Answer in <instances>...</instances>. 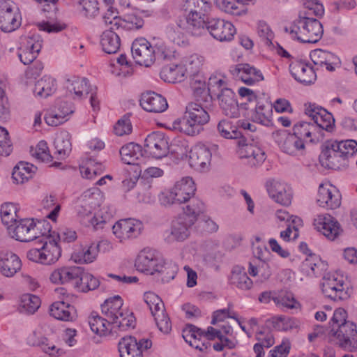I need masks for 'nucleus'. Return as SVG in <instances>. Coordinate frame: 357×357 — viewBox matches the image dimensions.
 <instances>
[{"mask_svg":"<svg viewBox=\"0 0 357 357\" xmlns=\"http://www.w3.org/2000/svg\"><path fill=\"white\" fill-rule=\"evenodd\" d=\"M62 250L54 238H48L40 248H31L26 252L29 260L43 265L55 264L61 256Z\"/></svg>","mask_w":357,"mask_h":357,"instance_id":"0eeeda50","label":"nucleus"},{"mask_svg":"<svg viewBox=\"0 0 357 357\" xmlns=\"http://www.w3.org/2000/svg\"><path fill=\"white\" fill-rule=\"evenodd\" d=\"M132 57L137 63L145 67H150L155 62L153 41L144 38L135 39L131 47Z\"/></svg>","mask_w":357,"mask_h":357,"instance_id":"2eb2a0df","label":"nucleus"},{"mask_svg":"<svg viewBox=\"0 0 357 357\" xmlns=\"http://www.w3.org/2000/svg\"><path fill=\"white\" fill-rule=\"evenodd\" d=\"M293 133L304 142L317 143L324 138L321 129L312 122L300 121L293 127Z\"/></svg>","mask_w":357,"mask_h":357,"instance_id":"b1692460","label":"nucleus"},{"mask_svg":"<svg viewBox=\"0 0 357 357\" xmlns=\"http://www.w3.org/2000/svg\"><path fill=\"white\" fill-rule=\"evenodd\" d=\"M347 317V312L344 308L339 307L334 310L331 320L332 328L329 335L331 340L340 347L350 349L354 347L357 326L354 321H348Z\"/></svg>","mask_w":357,"mask_h":357,"instance_id":"7ed1b4c3","label":"nucleus"},{"mask_svg":"<svg viewBox=\"0 0 357 357\" xmlns=\"http://www.w3.org/2000/svg\"><path fill=\"white\" fill-rule=\"evenodd\" d=\"M248 271L251 276L257 278V281L260 282L266 281L272 275L271 267L267 261L262 262L259 266L250 263Z\"/></svg>","mask_w":357,"mask_h":357,"instance_id":"69168bd1","label":"nucleus"},{"mask_svg":"<svg viewBox=\"0 0 357 357\" xmlns=\"http://www.w3.org/2000/svg\"><path fill=\"white\" fill-rule=\"evenodd\" d=\"M229 73L236 79L241 80L248 85L255 84L264 79L261 70L248 63L231 66Z\"/></svg>","mask_w":357,"mask_h":357,"instance_id":"4be33fe9","label":"nucleus"},{"mask_svg":"<svg viewBox=\"0 0 357 357\" xmlns=\"http://www.w3.org/2000/svg\"><path fill=\"white\" fill-rule=\"evenodd\" d=\"M327 264L318 256L312 255L308 256L302 263V269L307 275L317 276L326 269Z\"/></svg>","mask_w":357,"mask_h":357,"instance_id":"603ef678","label":"nucleus"},{"mask_svg":"<svg viewBox=\"0 0 357 357\" xmlns=\"http://www.w3.org/2000/svg\"><path fill=\"white\" fill-rule=\"evenodd\" d=\"M123 302L119 296L107 299L101 305L102 313L113 325L121 331L135 326V318L128 309L123 307Z\"/></svg>","mask_w":357,"mask_h":357,"instance_id":"39448f33","label":"nucleus"},{"mask_svg":"<svg viewBox=\"0 0 357 357\" xmlns=\"http://www.w3.org/2000/svg\"><path fill=\"white\" fill-rule=\"evenodd\" d=\"M289 70L294 79L301 83L309 84L316 79V74L313 68L303 61H291Z\"/></svg>","mask_w":357,"mask_h":357,"instance_id":"2f4dec72","label":"nucleus"},{"mask_svg":"<svg viewBox=\"0 0 357 357\" xmlns=\"http://www.w3.org/2000/svg\"><path fill=\"white\" fill-rule=\"evenodd\" d=\"M273 326L280 331H289L298 329L300 326V321L292 317L285 316L274 317L271 319Z\"/></svg>","mask_w":357,"mask_h":357,"instance_id":"680f3d73","label":"nucleus"},{"mask_svg":"<svg viewBox=\"0 0 357 357\" xmlns=\"http://www.w3.org/2000/svg\"><path fill=\"white\" fill-rule=\"evenodd\" d=\"M140 105L145 111L153 113L163 112L168 107L167 100L161 95L152 91L142 93Z\"/></svg>","mask_w":357,"mask_h":357,"instance_id":"c756f323","label":"nucleus"},{"mask_svg":"<svg viewBox=\"0 0 357 357\" xmlns=\"http://www.w3.org/2000/svg\"><path fill=\"white\" fill-rule=\"evenodd\" d=\"M218 150L216 144L206 145L198 143L193 146L189 153V164L196 171L204 172L210 169L212 155Z\"/></svg>","mask_w":357,"mask_h":357,"instance_id":"1a4fd4ad","label":"nucleus"},{"mask_svg":"<svg viewBox=\"0 0 357 357\" xmlns=\"http://www.w3.org/2000/svg\"><path fill=\"white\" fill-rule=\"evenodd\" d=\"M310 56L314 65L331 72L334 71L340 64V59L335 54L321 49L312 50Z\"/></svg>","mask_w":357,"mask_h":357,"instance_id":"7c9ffc66","label":"nucleus"},{"mask_svg":"<svg viewBox=\"0 0 357 357\" xmlns=\"http://www.w3.org/2000/svg\"><path fill=\"white\" fill-rule=\"evenodd\" d=\"M21 24L20 17L14 6L5 5L0 8V29L4 32H11Z\"/></svg>","mask_w":357,"mask_h":357,"instance_id":"cd10ccee","label":"nucleus"},{"mask_svg":"<svg viewBox=\"0 0 357 357\" xmlns=\"http://www.w3.org/2000/svg\"><path fill=\"white\" fill-rule=\"evenodd\" d=\"M219 105L223 113L231 118L239 116V107L236 99V95L231 89H226L218 94Z\"/></svg>","mask_w":357,"mask_h":357,"instance_id":"72a5a7b5","label":"nucleus"},{"mask_svg":"<svg viewBox=\"0 0 357 357\" xmlns=\"http://www.w3.org/2000/svg\"><path fill=\"white\" fill-rule=\"evenodd\" d=\"M206 29L210 35L220 42L231 41L236 32L233 24L220 18H211L206 22Z\"/></svg>","mask_w":357,"mask_h":357,"instance_id":"4468645a","label":"nucleus"},{"mask_svg":"<svg viewBox=\"0 0 357 357\" xmlns=\"http://www.w3.org/2000/svg\"><path fill=\"white\" fill-rule=\"evenodd\" d=\"M58 84L56 79L45 75L36 81L33 93L36 96L46 98L53 95L57 90Z\"/></svg>","mask_w":357,"mask_h":357,"instance_id":"4c0bfd02","label":"nucleus"},{"mask_svg":"<svg viewBox=\"0 0 357 357\" xmlns=\"http://www.w3.org/2000/svg\"><path fill=\"white\" fill-rule=\"evenodd\" d=\"M273 137L282 153L294 157L305 155L306 151L305 142L298 135L285 130H279L273 133Z\"/></svg>","mask_w":357,"mask_h":357,"instance_id":"6e6552de","label":"nucleus"},{"mask_svg":"<svg viewBox=\"0 0 357 357\" xmlns=\"http://www.w3.org/2000/svg\"><path fill=\"white\" fill-rule=\"evenodd\" d=\"M161 79L169 83L181 82L183 81L187 74L183 63L169 64L164 66L160 73Z\"/></svg>","mask_w":357,"mask_h":357,"instance_id":"ea45409f","label":"nucleus"},{"mask_svg":"<svg viewBox=\"0 0 357 357\" xmlns=\"http://www.w3.org/2000/svg\"><path fill=\"white\" fill-rule=\"evenodd\" d=\"M67 94L74 100H81L90 92L91 86L84 77H73L68 78L64 84Z\"/></svg>","mask_w":357,"mask_h":357,"instance_id":"393cba45","label":"nucleus"},{"mask_svg":"<svg viewBox=\"0 0 357 357\" xmlns=\"http://www.w3.org/2000/svg\"><path fill=\"white\" fill-rule=\"evenodd\" d=\"M79 200L84 204L95 208L103 202L104 195L97 187L89 188L81 195Z\"/></svg>","mask_w":357,"mask_h":357,"instance_id":"052dcab7","label":"nucleus"},{"mask_svg":"<svg viewBox=\"0 0 357 357\" xmlns=\"http://www.w3.org/2000/svg\"><path fill=\"white\" fill-rule=\"evenodd\" d=\"M195 184L192 178L186 176L178 181L168 192L162 193L160 202L164 206L185 203L195 195Z\"/></svg>","mask_w":357,"mask_h":357,"instance_id":"423d86ee","label":"nucleus"},{"mask_svg":"<svg viewBox=\"0 0 357 357\" xmlns=\"http://www.w3.org/2000/svg\"><path fill=\"white\" fill-rule=\"evenodd\" d=\"M152 342L149 339L137 341L135 337L126 336L119 342L121 357H142V352L151 348Z\"/></svg>","mask_w":357,"mask_h":357,"instance_id":"a211bd4d","label":"nucleus"},{"mask_svg":"<svg viewBox=\"0 0 357 357\" xmlns=\"http://www.w3.org/2000/svg\"><path fill=\"white\" fill-rule=\"evenodd\" d=\"M74 105L65 100H57L53 107L45 116V121L48 126H58L69 120L74 113Z\"/></svg>","mask_w":357,"mask_h":357,"instance_id":"dca6fc26","label":"nucleus"},{"mask_svg":"<svg viewBox=\"0 0 357 357\" xmlns=\"http://www.w3.org/2000/svg\"><path fill=\"white\" fill-rule=\"evenodd\" d=\"M341 199V194L335 185L328 182L319 185L317 195V202L319 206L335 209L340 206Z\"/></svg>","mask_w":357,"mask_h":357,"instance_id":"f3484780","label":"nucleus"},{"mask_svg":"<svg viewBox=\"0 0 357 357\" xmlns=\"http://www.w3.org/2000/svg\"><path fill=\"white\" fill-rule=\"evenodd\" d=\"M144 151L156 159L167 156L169 153V144L165 135L160 132L149 134L144 141Z\"/></svg>","mask_w":357,"mask_h":357,"instance_id":"aec40b11","label":"nucleus"},{"mask_svg":"<svg viewBox=\"0 0 357 357\" xmlns=\"http://www.w3.org/2000/svg\"><path fill=\"white\" fill-rule=\"evenodd\" d=\"M50 315L63 321H74L77 318L74 306L64 301H56L50 307Z\"/></svg>","mask_w":357,"mask_h":357,"instance_id":"f704fd0d","label":"nucleus"},{"mask_svg":"<svg viewBox=\"0 0 357 357\" xmlns=\"http://www.w3.org/2000/svg\"><path fill=\"white\" fill-rule=\"evenodd\" d=\"M215 6L228 14L240 16L247 13V8L238 0H214Z\"/></svg>","mask_w":357,"mask_h":357,"instance_id":"5fc2aeb1","label":"nucleus"},{"mask_svg":"<svg viewBox=\"0 0 357 357\" xmlns=\"http://www.w3.org/2000/svg\"><path fill=\"white\" fill-rule=\"evenodd\" d=\"M193 226L183 217L178 215L171 222L169 228L163 234L164 241L168 244L183 242L190 235V229Z\"/></svg>","mask_w":357,"mask_h":357,"instance_id":"f8f14e48","label":"nucleus"},{"mask_svg":"<svg viewBox=\"0 0 357 357\" xmlns=\"http://www.w3.org/2000/svg\"><path fill=\"white\" fill-rule=\"evenodd\" d=\"M27 343L31 346L40 347L43 352L50 356L56 355L59 351L52 342H50L47 338L43 335L40 328H36L28 336Z\"/></svg>","mask_w":357,"mask_h":357,"instance_id":"58836bf2","label":"nucleus"},{"mask_svg":"<svg viewBox=\"0 0 357 357\" xmlns=\"http://www.w3.org/2000/svg\"><path fill=\"white\" fill-rule=\"evenodd\" d=\"M182 8L187 15H204L210 8V3L208 0H183Z\"/></svg>","mask_w":357,"mask_h":357,"instance_id":"6e6d98bb","label":"nucleus"},{"mask_svg":"<svg viewBox=\"0 0 357 357\" xmlns=\"http://www.w3.org/2000/svg\"><path fill=\"white\" fill-rule=\"evenodd\" d=\"M99 280L89 273L84 272L81 268V274L78 278L76 288L82 291H88L96 289L99 286Z\"/></svg>","mask_w":357,"mask_h":357,"instance_id":"e2e57ef3","label":"nucleus"},{"mask_svg":"<svg viewBox=\"0 0 357 357\" xmlns=\"http://www.w3.org/2000/svg\"><path fill=\"white\" fill-rule=\"evenodd\" d=\"M209 121L210 115L204 107L197 102H190L186 107L183 119L175 120L170 128L188 136H197Z\"/></svg>","mask_w":357,"mask_h":357,"instance_id":"f03ea898","label":"nucleus"},{"mask_svg":"<svg viewBox=\"0 0 357 357\" xmlns=\"http://www.w3.org/2000/svg\"><path fill=\"white\" fill-rule=\"evenodd\" d=\"M344 286L343 276L337 273H326L321 283L323 294L333 301L345 300L349 297Z\"/></svg>","mask_w":357,"mask_h":357,"instance_id":"9b49d317","label":"nucleus"},{"mask_svg":"<svg viewBox=\"0 0 357 357\" xmlns=\"http://www.w3.org/2000/svg\"><path fill=\"white\" fill-rule=\"evenodd\" d=\"M207 89L211 96H218L223 91L229 89L227 77L220 73H212L208 80Z\"/></svg>","mask_w":357,"mask_h":357,"instance_id":"864d4df0","label":"nucleus"},{"mask_svg":"<svg viewBox=\"0 0 357 357\" xmlns=\"http://www.w3.org/2000/svg\"><path fill=\"white\" fill-rule=\"evenodd\" d=\"M81 274V267L75 266H63L54 268L50 274L49 280L54 284L72 283L76 287Z\"/></svg>","mask_w":357,"mask_h":357,"instance_id":"5701e85b","label":"nucleus"},{"mask_svg":"<svg viewBox=\"0 0 357 357\" xmlns=\"http://www.w3.org/2000/svg\"><path fill=\"white\" fill-rule=\"evenodd\" d=\"M317 119H316L312 123L317 125L321 129V134L324 135V131L331 132L335 126V119L331 113L328 112L327 109L323 107L320 110Z\"/></svg>","mask_w":357,"mask_h":357,"instance_id":"0e129e2a","label":"nucleus"},{"mask_svg":"<svg viewBox=\"0 0 357 357\" xmlns=\"http://www.w3.org/2000/svg\"><path fill=\"white\" fill-rule=\"evenodd\" d=\"M266 188L269 197L276 203L289 206L293 199V190L286 183L276 179L268 180Z\"/></svg>","mask_w":357,"mask_h":357,"instance_id":"6ab92c4d","label":"nucleus"},{"mask_svg":"<svg viewBox=\"0 0 357 357\" xmlns=\"http://www.w3.org/2000/svg\"><path fill=\"white\" fill-rule=\"evenodd\" d=\"M205 211L206 208L204 202L199 199H193L183 208V213L179 215V216L183 217L194 225L199 217Z\"/></svg>","mask_w":357,"mask_h":357,"instance_id":"09e8293b","label":"nucleus"},{"mask_svg":"<svg viewBox=\"0 0 357 357\" xmlns=\"http://www.w3.org/2000/svg\"><path fill=\"white\" fill-rule=\"evenodd\" d=\"M105 169V167L95 160L90 159L79 167L82 177L87 179H93L96 176L100 175Z\"/></svg>","mask_w":357,"mask_h":357,"instance_id":"13d9d810","label":"nucleus"},{"mask_svg":"<svg viewBox=\"0 0 357 357\" xmlns=\"http://www.w3.org/2000/svg\"><path fill=\"white\" fill-rule=\"evenodd\" d=\"M40 298L35 294L26 293L20 296L18 302V310L20 313L32 315L40 308Z\"/></svg>","mask_w":357,"mask_h":357,"instance_id":"a19ab883","label":"nucleus"},{"mask_svg":"<svg viewBox=\"0 0 357 357\" xmlns=\"http://www.w3.org/2000/svg\"><path fill=\"white\" fill-rule=\"evenodd\" d=\"M238 155L245 158L248 165L252 167L261 166L266 159L264 150L255 144H245L239 147Z\"/></svg>","mask_w":357,"mask_h":357,"instance_id":"c85d7f7f","label":"nucleus"},{"mask_svg":"<svg viewBox=\"0 0 357 357\" xmlns=\"http://www.w3.org/2000/svg\"><path fill=\"white\" fill-rule=\"evenodd\" d=\"M313 226L316 231L330 241L337 238L342 231L338 221L328 213L317 215L313 220Z\"/></svg>","mask_w":357,"mask_h":357,"instance_id":"ddd939ff","label":"nucleus"},{"mask_svg":"<svg viewBox=\"0 0 357 357\" xmlns=\"http://www.w3.org/2000/svg\"><path fill=\"white\" fill-rule=\"evenodd\" d=\"M88 321L91 330L99 336H107L114 328L108 319H105L96 313H91Z\"/></svg>","mask_w":357,"mask_h":357,"instance_id":"49530a36","label":"nucleus"},{"mask_svg":"<svg viewBox=\"0 0 357 357\" xmlns=\"http://www.w3.org/2000/svg\"><path fill=\"white\" fill-rule=\"evenodd\" d=\"M321 165L331 169H340L347 166V162L342 155L337 150L332 141L326 142L319 155Z\"/></svg>","mask_w":357,"mask_h":357,"instance_id":"412c9836","label":"nucleus"},{"mask_svg":"<svg viewBox=\"0 0 357 357\" xmlns=\"http://www.w3.org/2000/svg\"><path fill=\"white\" fill-rule=\"evenodd\" d=\"M285 31L293 40L303 43H316L322 38L324 29L318 20L300 16L285 27Z\"/></svg>","mask_w":357,"mask_h":357,"instance_id":"20e7f679","label":"nucleus"},{"mask_svg":"<svg viewBox=\"0 0 357 357\" xmlns=\"http://www.w3.org/2000/svg\"><path fill=\"white\" fill-rule=\"evenodd\" d=\"M229 283L241 291L250 290L253 285L252 280L248 277L245 268L241 266L233 267L229 277Z\"/></svg>","mask_w":357,"mask_h":357,"instance_id":"e433bc0d","label":"nucleus"},{"mask_svg":"<svg viewBox=\"0 0 357 357\" xmlns=\"http://www.w3.org/2000/svg\"><path fill=\"white\" fill-rule=\"evenodd\" d=\"M144 229V223L135 218H124L116 221L112 226V234L121 243L139 237Z\"/></svg>","mask_w":357,"mask_h":357,"instance_id":"9d476101","label":"nucleus"},{"mask_svg":"<svg viewBox=\"0 0 357 357\" xmlns=\"http://www.w3.org/2000/svg\"><path fill=\"white\" fill-rule=\"evenodd\" d=\"M51 231L52 227L47 220L33 218L30 241L40 237H45L47 240L52 238Z\"/></svg>","mask_w":357,"mask_h":357,"instance_id":"4d7b16f0","label":"nucleus"},{"mask_svg":"<svg viewBox=\"0 0 357 357\" xmlns=\"http://www.w3.org/2000/svg\"><path fill=\"white\" fill-rule=\"evenodd\" d=\"M79 10L87 18H93L99 13V6L97 0H79Z\"/></svg>","mask_w":357,"mask_h":357,"instance_id":"774afa93","label":"nucleus"},{"mask_svg":"<svg viewBox=\"0 0 357 357\" xmlns=\"http://www.w3.org/2000/svg\"><path fill=\"white\" fill-rule=\"evenodd\" d=\"M20 211V207L18 204L6 202L1 204L0 208L1 220L8 232L13 229V227L21 218Z\"/></svg>","mask_w":357,"mask_h":357,"instance_id":"473e14b6","label":"nucleus"},{"mask_svg":"<svg viewBox=\"0 0 357 357\" xmlns=\"http://www.w3.org/2000/svg\"><path fill=\"white\" fill-rule=\"evenodd\" d=\"M153 50L155 54V61L171 60L176 56V52L174 48L168 46L166 43L161 40H153Z\"/></svg>","mask_w":357,"mask_h":357,"instance_id":"bf43d9fd","label":"nucleus"},{"mask_svg":"<svg viewBox=\"0 0 357 357\" xmlns=\"http://www.w3.org/2000/svg\"><path fill=\"white\" fill-rule=\"evenodd\" d=\"M121 160L127 165H138V160L142 157V146L130 142L123 145L120 149Z\"/></svg>","mask_w":357,"mask_h":357,"instance_id":"a18cd8bd","label":"nucleus"},{"mask_svg":"<svg viewBox=\"0 0 357 357\" xmlns=\"http://www.w3.org/2000/svg\"><path fill=\"white\" fill-rule=\"evenodd\" d=\"M54 156L59 160L66 158L72 150L71 135L67 130L56 133L54 140Z\"/></svg>","mask_w":357,"mask_h":357,"instance_id":"c9c22d12","label":"nucleus"},{"mask_svg":"<svg viewBox=\"0 0 357 357\" xmlns=\"http://www.w3.org/2000/svg\"><path fill=\"white\" fill-rule=\"evenodd\" d=\"M204 15H187L185 18V29L188 34L193 37H200L207 31Z\"/></svg>","mask_w":357,"mask_h":357,"instance_id":"c03bdc74","label":"nucleus"},{"mask_svg":"<svg viewBox=\"0 0 357 357\" xmlns=\"http://www.w3.org/2000/svg\"><path fill=\"white\" fill-rule=\"evenodd\" d=\"M332 142L347 162L348 158L352 157L357 151V142L355 140L347 139L342 141H332Z\"/></svg>","mask_w":357,"mask_h":357,"instance_id":"338daca9","label":"nucleus"},{"mask_svg":"<svg viewBox=\"0 0 357 357\" xmlns=\"http://www.w3.org/2000/svg\"><path fill=\"white\" fill-rule=\"evenodd\" d=\"M36 167L26 162H20L13 168L12 178L17 184L24 183L31 178L36 171Z\"/></svg>","mask_w":357,"mask_h":357,"instance_id":"8fccbe9b","label":"nucleus"},{"mask_svg":"<svg viewBox=\"0 0 357 357\" xmlns=\"http://www.w3.org/2000/svg\"><path fill=\"white\" fill-rule=\"evenodd\" d=\"M97 256L96 243H92L75 250L71 255V259L77 264H89L94 261Z\"/></svg>","mask_w":357,"mask_h":357,"instance_id":"37998d69","label":"nucleus"},{"mask_svg":"<svg viewBox=\"0 0 357 357\" xmlns=\"http://www.w3.org/2000/svg\"><path fill=\"white\" fill-rule=\"evenodd\" d=\"M185 69V73L188 76H196L202 70L205 63L204 56L194 53L187 56L182 62Z\"/></svg>","mask_w":357,"mask_h":357,"instance_id":"3c124183","label":"nucleus"},{"mask_svg":"<svg viewBox=\"0 0 357 357\" xmlns=\"http://www.w3.org/2000/svg\"><path fill=\"white\" fill-rule=\"evenodd\" d=\"M20 258L12 252L0 253V274L3 277L13 278L22 269Z\"/></svg>","mask_w":357,"mask_h":357,"instance_id":"a878e982","label":"nucleus"},{"mask_svg":"<svg viewBox=\"0 0 357 357\" xmlns=\"http://www.w3.org/2000/svg\"><path fill=\"white\" fill-rule=\"evenodd\" d=\"M185 22L183 19H178L175 23L169 24L166 26L165 36L167 38L180 47H186L190 41L188 33L185 32Z\"/></svg>","mask_w":357,"mask_h":357,"instance_id":"bb28decb","label":"nucleus"},{"mask_svg":"<svg viewBox=\"0 0 357 357\" xmlns=\"http://www.w3.org/2000/svg\"><path fill=\"white\" fill-rule=\"evenodd\" d=\"M135 267L138 271L149 275L161 273L163 275L162 280L165 282L174 279L178 270L175 264L166 261L160 252L149 247L138 252L135 259Z\"/></svg>","mask_w":357,"mask_h":357,"instance_id":"f257e3e1","label":"nucleus"},{"mask_svg":"<svg viewBox=\"0 0 357 357\" xmlns=\"http://www.w3.org/2000/svg\"><path fill=\"white\" fill-rule=\"evenodd\" d=\"M100 44L102 50L105 53L114 54L120 48V37L113 29H109L103 31L101 34Z\"/></svg>","mask_w":357,"mask_h":357,"instance_id":"de8ad7c7","label":"nucleus"},{"mask_svg":"<svg viewBox=\"0 0 357 357\" xmlns=\"http://www.w3.org/2000/svg\"><path fill=\"white\" fill-rule=\"evenodd\" d=\"M33 218H20L8 232L13 238L21 242H29Z\"/></svg>","mask_w":357,"mask_h":357,"instance_id":"79ce46f5","label":"nucleus"}]
</instances>
